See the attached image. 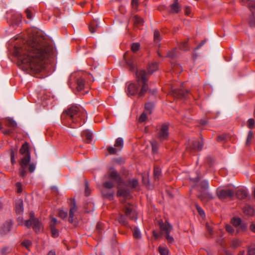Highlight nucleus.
<instances>
[{
    "mask_svg": "<svg viewBox=\"0 0 255 255\" xmlns=\"http://www.w3.org/2000/svg\"><path fill=\"white\" fill-rule=\"evenodd\" d=\"M16 187L17 188V192L18 193H21L22 192V188H21V183L19 182L16 183Z\"/></svg>",
    "mask_w": 255,
    "mask_h": 255,
    "instance_id": "13d9d810",
    "label": "nucleus"
},
{
    "mask_svg": "<svg viewBox=\"0 0 255 255\" xmlns=\"http://www.w3.org/2000/svg\"><path fill=\"white\" fill-rule=\"evenodd\" d=\"M9 251H10V250L8 248L4 247L1 249V253L2 254H6L9 253Z\"/></svg>",
    "mask_w": 255,
    "mask_h": 255,
    "instance_id": "680f3d73",
    "label": "nucleus"
},
{
    "mask_svg": "<svg viewBox=\"0 0 255 255\" xmlns=\"http://www.w3.org/2000/svg\"><path fill=\"white\" fill-rule=\"evenodd\" d=\"M77 213V208L75 205V203H73V205L72 207L70 208L69 211V222L70 223H73L74 220V217H75L76 214Z\"/></svg>",
    "mask_w": 255,
    "mask_h": 255,
    "instance_id": "f3484780",
    "label": "nucleus"
},
{
    "mask_svg": "<svg viewBox=\"0 0 255 255\" xmlns=\"http://www.w3.org/2000/svg\"><path fill=\"white\" fill-rule=\"evenodd\" d=\"M21 154L24 156L21 158L19 164L20 168L19 169V175L21 177H24L27 174L26 168L29 172L32 173L35 169V164L34 163H30V155L28 150V146L27 143H25L22 145L19 150Z\"/></svg>",
    "mask_w": 255,
    "mask_h": 255,
    "instance_id": "39448f33",
    "label": "nucleus"
},
{
    "mask_svg": "<svg viewBox=\"0 0 255 255\" xmlns=\"http://www.w3.org/2000/svg\"><path fill=\"white\" fill-rule=\"evenodd\" d=\"M57 219L54 218H53L51 219L50 223V228H51V227H55V226L57 224Z\"/></svg>",
    "mask_w": 255,
    "mask_h": 255,
    "instance_id": "864d4df0",
    "label": "nucleus"
},
{
    "mask_svg": "<svg viewBox=\"0 0 255 255\" xmlns=\"http://www.w3.org/2000/svg\"><path fill=\"white\" fill-rule=\"evenodd\" d=\"M102 194L105 197H106L107 198H109L110 199H112L113 197H114V192H108V193H106L104 190L102 191Z\"/></svg>",
    "mask_w": 255,
    "mask_h": 255,
    "instance_id": "a19ab883",
    "label": "nucleus"
},
{
    "mask_svg": "<svg viewBox=\"0 0 255 255\" xmlns=\"http://www.w3.org/2000/svg\"><path fill=\"white\" fill-rule=\"evenodd\" d=\"M241 242L239 240H236L232 241V246L234 248H236L240 246L241 245Z\"/></svg>",
    "mask_w": 255,
    "mask_h": 255,
    "instance_id": "de8ad7c7",
    "label": "nucleus"
},
{
    "mask_svg": "<svg viewBox=\"0 0 255 255\" xmlns=\"http://www.w3.org/2000/svg\"><path fill=\"white\" fill-rule=\"evenodd\" d=\"M181 9V5L179 3L173 2L170 5L169 12L170 13H178Z\"/></svg>",
    "mask_w": 255,
    "mask_h": 255,
    "instance_id": "a211bd4d",
    "label": "nucleus"
},
{
    "mask_svg": "<svg viewBox=\"0 0 255 255\" xmlns=\"http://www.w3.org/2000/svg\"><path fill=\"white\" fill-rule=\"evenodd\" d=\"M77 89L79 91H81L85 88V81L82 78H80L77 80Z\"/></svg>",
    "mask_w": 255,
    "mask_h": 255,
    "instance_id": "b1692460",
    "label": "nucleus"
},
{
    "mask_svg": "<svg viewBox=\"0 0 255 255\" xmlns=\"http://www.w3.org/2000/svg\"><path fill=\"white\" fill-rule=\"evenodd\" d=\"M196 207L200 215L202 217H204L205 215L203 210L198 205H196Z\"/></svg>",
    "mask_w": 255,
    "mask_h": 255,
    "instance_id": "49530a36",
    "label": "nucleus"
},
{
    "mask_svg": "<svg viewBox=\"0 0 255 255\" xmlns=\"http://www.w3.org/2000/svg\"><path fill=\"white\" fill-rule=\"evenodd\" d=\"M161 173V170L159 168L155 167L154 169V176L155 179H158Z\"/></svg>",
    "mask_w": 255,
    "mask_h": 255,
    "instance_id": "c9c22d12",
    "label": "nucleus"
},
{
    "mask_svg": "<svg viewBox=\"0 0 255 255\" xmlns=\"http://www.w3.org/2000/svg\"><path fill=\"white\" fill-rule=\"evenodd\" d=\"M179 48L184 51H186L189 49V46L188 44L187 41H184L181 43L180 45L179 46Z\"/></svg>",
    "mask_w": 255,
    "mask_h": 255,
    "instance_id": "473e14b6",
    "label": "nucleus"
},
{
    "mask_svg": "<svg viewBox=\"0 0 255 255\" xmlns=\"http://www.w3.org/2000/svg\"><path fill=\"white\" fill-rule=\"evenodd\" d=\"M6 125L10 128H15L17 126L16 123L12 119L8 118L6 119Z\"/></svg>",
    "mask_w": 255,
    "mask_h": 255,
    "instance_id": "cd10ccee",
    "label": "nucleus"
},
{
    "mask_svg": "<svg viewBox=\"0 0 255 255\" xmlns=\"http://www.w3.org/2000/svg\"><path fill=\"white\" fill-rule=\"evenodd\" d=\"M225 136L224 135H219V136H218V138H217V140L219 141L224 140H225Z\"/></svg>",
    "mask_w": 255,
    "mask_h": 255,
    "instance_id": "338daca9",
    "label": "nucleus"
},
{
    "mask_svg": "<svg viewBox=\"0 0 255 255\" xmlns=\"http://www.w3.org/2000/svg\"><path fill=\"white\" fill-rule=\"evenodd\" d=\"M128 53H126L124 56V59L126 61L127 64L130 71H135L136 69V66L134 63L133 58L128 59Z\"/></svg>",
    "mask_w": 255,
    "mask_h": 255,
    "instance_id": "dca6fc26",
    "label": "nucleus"
},
{
    "mask_svg": "<svg viewBox=\"0 0 255 255\" xmlns=\"http://www.w3.org/2000/svg\"><path fill=\"white\" fill-rule=\"evenodd\" d=\"M90 194V189H89V187L88 186V184L86 183L85 184V194L86 196H89Z\"/></svg>",
    "mask_w": 255,
    "mask_h": 255,
    "instance_id": "0e129e2a",
    "label": "nucleus"
},
{
    "mask_svg": "<svg viewBox=\"0 0 255 255\" xmlns=\"http://www.w3.org/2000/svg\"><path fill=\"white\" fill-rule=\"evenodd\" d=\"M226 231L231 234H232L234 232V229L231 225H227L226 226Z\"/></svg>",
    "mask_w": 255,
    "mask_h": 255,
    "instance_id": "603ef678",
    "label": "nucleus"
},
{
    "mask_svg": "<svg viewBox=\"0 0 255 255\" xmlns=\"http://www.w3.org/2000/svg\"><path fill=\"white\" fill-rule=\"evenodd\" d=\"M10 159L11 162L12 164H14L15 162V157H14V153L13 151H11L10 153Z\"/></svg>",
    "mask_w": 255,
    "mask_h": 255,
    "instance_id": "bf43d9fd",
    "label": "nucleus"
},
{
    "mask_svg": "<svg viewBox=\"0 0 255 255\" xmlns=\"http://www.w3.org/2000/svg\"><path fill=\"white\" fill-rule=\"evenodd\" d=\"M159 252L161 255H167L168 253V250L167 249L159 247Z\"/></svg>",
    "mask_w": 255,
    "mask_h": 255,
    "instance_id": "79ce46f5",
    "label": "nucleus"
},
{
    "mask_svg": "<svg viewBox=\"0 0 255 255\" xmlns=\"http://www.w3.org/2000/svg\"><path fill=\"white\" fill-rule=\"evenodd\" d=\"M107 150L110 154H116L117 151V150L116 148L112 146L108 147L107 148Z\"/></svg>",
    "mask_w": 255,
    "mask_h": 255,
    "instance_id": "8fccbe9b",
    "label": "nucleus"
},
{
    "mask_svg": "<svg viewBox=\"0 0 255 255\" xmlns=\"http://www.w3.org/2000/svg\"><path fill=\"white\" fill-rule=\"evenodd\" d=\"M158 69V65L156 62L152 63L150 64L148 67V74H152L154 71H156Z\"/></svg>",
    "mask_w": 255,
    "mask_h": 255,
    "instance_id": "4be33fe9",
    "label": "nucleus"
},
{
    "mask_svg": "<svg viewBox=\"0 0 255 255\" xmlns=\"http://www.w3.org/2000/svg\"><path fill=\"white\" fill-rule=\"evenodd\" d=\"M119 222L123 225L126 226L127 225V221L126 217L123 215H120L118 219Z\"/></svg>",
    "mask_w": 255,
    "mask_h": 255,
    "instance_id": "2f4dec72",
    "label": "nucleus"
},
{
    "mask_svg": "<svg viewBox=\"0 0 255 255\" xmlns=\"http://www.w3.org/2000/svg\"><path fill=\"white\" fill-rule=\"evenodd\" d=\"M250 230L253 232L255 233V225L252 224L250 226Z\"/></svg>",
    "mask_w": 255,
    "mask_h": 255,
    "instance_id": "774afa93",
    "label": "nucleus"
},
{
    "mask_svg": "<svg viewBox=\"0 0 255 255\" xmlns=\"http://www.w3.org/2000/svg\"><path fill=\"white\" fill-rule=\"evenodd\" d=\"M203 146V142L202 141H199V140H193L188 142L187 144V148L193 150L194 151H199L201 150Z\"/></svg>",
    "mask_w": 255,
    "mask_h": 255,
    "instance_id": "1a4fd4ad",
    "label": "nucleus"
},
{
    "mask_svg": "<svg viewBox=\"0 0 255 255\" xmlns=\"http://www.w3.org/2000/svg\"><path fill=\"white\" fill-rule=\"evenodd\" d=\"M81 135L83 137H86L87 143H90L92 141L93 138L92 134L89 130L83 131Z\"/></svg>",
    "mask_w": 255,
    "mask_h": 255,
    "instance_id": "5701e85b",
    "label": "nucleus"
},
{
    "mask_svg": "<svg viewBox=\"0 0 255 255\" xmlns=\"http://www.w3.org/2000/svg\"><path fill=\"white\" fill-rule=\"evenodd\" d=\"M248 255H255V248L249 249Z\"/></svg>",
    "mask_w": 255,
    "mask_h": 255,
    "instance_id": "e2e57ef3",
    "label": "nucleus"
},
{
    "mask_svg": "<svg viewBox=\"0 0 255 255\" xmlns=\"http://www.w3.org/2000/svg\"><path fill=\"white\" fill-rule=\"evenodd\" d=\"M147 114L144 112L141 115L138 119L140 123H142L146 121L147 119Z\"/></svg>",
    "mask_w": 255,
    "mask_h": 255,
    "instance_id": "37998d69",
    "label": "nucleus"
},
{
    "mask_svg": "<svg viewBox=\"0 0 255 255\" xmlns=\"http://www.w3.org/2000/svg\"><path fill=\"white\" fill-rule=\"evenodd\" d=\"M241 220L239 218H234L232 220V224L236 227H238L237 232L241 230H244L246 228V226L241 224Z\"/></svg>",
    "mask_w": 255,
    "mask_h": 255,
    "instance_id": "4468645a",
    "label": "nucleus"
},
{
    "mask_svg": "<svg viewBox=\"0 0 255 255\" xmlns=\"http://www.w3.org/2000/svg\"><path fill=\"white\" fill-rule=\"evenodd\" d=\"M105 180H109L103 183V187L107 189H111L114 186V183L118 184L117 196L124 198H128L130 197L129 191L128 190H125L122 183L123 179L120 177L118 172L114 169H111L109 171L104 177Z\"/></svg>",
    "mask_w": 255,
    "mask_h": 255,
    "instance_id": "7ed1b4c3",
    "label": "nucleus"
},
{
    "mask_svg": "<svg viewBox=\"0 0 255 255\" xmlns=\"http://www.w3.org/2000/svg\"><path fill=\"white\" fill-rule=\"evenodd\" d=\"M161 40L159 32L157 30H155L154 32V40L155 42L158 43Z\"/></svg>",
    "mask_w": 255,
    "mask_h": 255,
    "instance_id": "e433bc0d",
    "label": "nucleus"
},
{
    "mask_svg": "<svg viewBox=\"0 0 255 255\" xmlns=\"http://www.w3.org/2000/svg\"><path fill=\"white\" fill-rule=\"evenodd\" d=\"M86 116V111L81 107L72 106L63 112L61 116L63 122L72 128L82 125Z\"/></svg>",
    "mask_w": 255,
    "mask_h": 255,
    "instance_id": "f03ea898",
    "label": "nucleus"
},
{
    "mask_svg": "<svg viewBox=\"0 0 255 255\" xmlns=\"http://www.w3.org/2000/svg\"><path fill=\"white\" fill-rule=\"evenodd\" d=\"M165 237L168 243L172 244L173 243L174 238L172 236H170L169 234L165 235Z\"/></svg>",
    "mask_w": 255,
    "mask_h": 255,
    "instance_id": "3c124183",
    "label": "nucleus"
},
{
    "mask_svg": "<svg viewBox=\"0 0 255 255\" xmlns=\"http://www.w3.org/2000/svg\"><path fill=\"white\" fill-rule=\"evenodd\" d=\"M59 216L62 218H65L66 217L67 214L66 212L63 211H59Z\"/></svg>",
    "mask_w": 255,
    "mask_h": 255,
    "instance_id": "6e6d98bb",
    "label": "nucleus"
},
{
    "mask_svg": "<svg viewBox=\"0 0 255 255\" xmlns=\"http://www.w3.org/2000/svg\"><path fill=\"white\" fill-rule=\"evenodd\" d=\"M15 211L18 214H21L23 211V201L22 200H18L15 204Z\"/></svg>",
    "mask_w": 255,
    "mask_h": 255,
    "instance_id": "aec40b11",
    "label": "nucleus"
},
{
    "mask_svg": "<svg viewBox=\"0 0 255 255\" xmlns=\"http://www.w3.org/2000/svg\"><path fill=\"white\" fill-rule=\"evenodd\" d=\"M177 55V53L176 52V50L175 49H173L172 50L169 51L167 53L166 56L171 58H174Z\"/></svg>",
    "mask_w": 255,
    "mask_h": 255,
    "instance_id": "f704fd0d",
    "label": "nucleus"
},
{
    "mask_svg": "<svg viewBox=\"0 0 255 255\" xmlns=\"http://www.w3.org/2000/svg\"><path fill=\"white\" fill-rule=\"evenodd\" d=\"M235 193V192L232 189H221L217 191L218 196L220 199L231 198Z\"/></svg>",
    "mask_w": 255,
    "mask_h": 255,
    "instance_id": "6e6552de",
    "label": "nucleus"
},
{
    "mask_svg": "<svg viewBox=\"0 0 255 255\" xmlns=\"http://www.w3.org/2000/svg\"><path fill=\"white\" fill-rule=\"evenodd\" d=\"M249 7L252 12L249 18V24L252 27H255V1L250 2Z\"/></svg>",
    "mask_w": 255,
    "mask_h": 255,
    "instance_id": "9b49d317",
    "label": "nucleus"
},
{
    "mask_svg": "<svg viewBox=\"0 0 255 255\" xmlns=\"http://www.w3.org/2000/svg\"><path fill=\"white\" fill-rule=\"evenodd\" d=\"M134 24L136 26H139L143 24V19L137 15H135L133 18Z\"/></svg>",
    "mask_w": 255,
    "mask_h": 255,
    "instance_id": "a878e982",
    "label": "nucleus"
},
{
    "mask_svg": "<svg viewBox=\"0 0 255 255\" xmlns=\"http://www.w3.org/2000/svg\"><path fill=\"white\" fill-rule=\"evenodd\" d=\"M255 120L253 119H250L248 121V126L249 128H252L254 127Z\"/></svg>",
    "mask_w": 255,
    "mask_h": 255,
    "instance_id": "09e8293b",
    "label": "nucleus"
},
{
    "mask_svg": "<svg viewBox=\"0 0 255 255\" xmlns=\"http://www.w3.org/2000/svg\"><path fill=\"white\" fill-rule=\"evenodd\" d=\"M244 213L245 215L251 216L254 215V210L253 208L250 206H246L243 209Z\"/></svg>",
    "mask_w": 255,
    "mask_h": 255,
    "instance_id": "393cba45",
    "label": "nucleus"
},
{
    "mask_svg": "<svg viewBox=\"0 0 255 255\" xmlns=\"http://www.w3.org/2000/svg\"><path fill=\"white\" fill-rule=\"evenodd\" d=\"M136 78L137 84L130 83L129 84L127 91L128 95H134L137 93L139 87L141 86V89L138 93L140 97L143 96L148 89L147 85L148 80V74L143 70L136 71Z\"/></svg>",
    "mask_w": 255,
    "mask_h": 255,
    "instance_id": "20e7f679",
    "label": "nucleus"
},
{
    "mask_svg": "<svg viewBox=\"0 0 255 255\" xmlns=\"http://www.w3.org/2000/svg\"><path fill=\"white\" fill-rule=\"evenodd\" d=\"M25 13H26V17H27V18H28V19H31L32 18V14L31 11L29 9H27L25 10Z\"/></svg>",
    "mask_w": 255,
    "mask_h": 255,
    "instance_id": "5fc2aeb1",
    "label": "nucleus"
},
{
    "mask_svg": "<svg viewBox=\"0 0 255 255\" xmlns=\"http://www.w3.org/2000/svg\"><path fill=\"white\" fill-rule=\"evenodd\" d=\"M140 47V44L139 43H133L131 46V49L133 52L138 51Z\"/></svg>",
    "mask_w": 255,
    "mask_h": 255,
    "instance_id": "4c0bfd02",
    "label": "nucleus"
},
{
    "mask_svg": "<svg viewBox=\"0 0 255 255\" xmlns=\"http://www.w3.org/2000/svg\"><path fill=\"white\" fill-rule=\"evenodd\" d=\"M52 46L44 41H29L21 46H15L13 55L18 60L21 68L30 74L41 71L45 60L51 54Z\"/></svg>",
    "mask_w": 255,
    "mask_h": 255,
    "instance_id": "f257e3e1",
    "label": "nucleus"
},
{
    "mask_svg": "<svg viewBox=\"0 0 255 255\" xmlns=\"http://www.w3.org/2000/svg\"><path fill=\"white\" fill-rule=\"evenodd\" d=\"M97 27V24H96L95 23H91L89 26V31L92 33H94L96 31Z\"/></svg>",
    "mask_w": 255,
    "mask_h": 255,
    "instance_id": "58836bf2",
    "label": "nucleus"
},
{
    "mask_svg": "<svg viewBox=\"0 0 255 255\" xmlns=\"http://www.w3.org/2000/svg\"><path fill=\"white\" fill-rule=\"evenodd\" d=\"M253 137V132L252 131L250 130L249 131L247 138L246 141V145L247 146H249L251 144V141L252 138Z\"/></svg>",
    "mask_w": 255,
    "mask_h": 255,
    "instance_id": "7c9ffc66",
    "label": "nucleus"
},
{
    "mask_svg": "<svg viewBox=\"0 0 255 255\" xmlns=\"http://www.w3.org/2000/svg\"><path fill=\"white\" fill-rule=\"evenodd\" d=\"M124 211L126 216L131 220H136L137 219V215L135 211L132 210L130 208V205H125Z\"/></svg>",
    "mask_w": 255,
    "mask_h": 255,
    "instance_id": "f8f14e48",
    "label": "nucleus"
},
{
    "mask_svg": "<svg viewBox=\"0 0 255 255\" xmlns=\"http://www.w3.org/2000/svg\"><path fill=\"white\" fill-rule=\"evenodd\" d=\"M236 195L238 198L243 199L247 197L248 193L246 190L241 188L236 192Z\"/></svg>",
    "mask_w": 255,
    "mask_h": 255,
    "instance_id": "6ab92c4d",
    "label": "nucleus"
},
{
    "mask_svg": "<svg viewBox=\"0 0 255 255\" xmlns=\"http://www.w3.org/2000/svg\"><path fill=\"white\" fill-rule=\"evenodd\" d=\"M25 226L28 228L32 227L35 232H39L41 228V223L33 217V213H30V218L25 221Z\"/></svg>",
    "mask_w": 255,
    "mask_h": 255,
    "instance_id": "423d86ee",
    "label": "nucleus"
},
{
    "mask_svg": "<svg viewBox=\"0 0 255 255\" xmlns=\"http://www.w3.org/2000/svg\"><path fill=\"white\" fill-rule=\"evenodd\" d=\"M154 107L153 104L151 103H148L145 105V110L147 114L150 115L151 113V111Z\"/></svg>",
    "mask_w": 255,
    "mask_h": 255,
    "instance_id": "c756f323",
    "label": "nucleus"
},
{
    "mask_svg": "<svg viewBox=\"0 0 255 255\" xmlns=\"http://www.w3.org/2000/svg\"><path fill=\"white\" fill-rule=\"evenodd\" d=\"M124 144V141L123 138L121 137L118 138L116 141L114 146L117 147H122Z\"/></svg>",
    "mask_w": 255,
    "mask_h": 255,
    "instance_id": "72a5a7b5",
    "label": "nucleus"
},
{
    "mask_svg": "<svg viewBox=\"0 0 255 255\" xmlns=\"http://www.w3.org/2000/svg\"><path fill=\"white\" fill-rule=\"evenodd\" d=\"M131 4L133 7L136 8L138 5V0H132Z\"/></svg>",
    "mask_w": 255,
    "mask_h": 255,
    "instance_id": "69168bd1",
    "label": "nucleus"
},
{
    "mask_svg": "<svg viewBox=\"0 0 255 255\" xmlns=\"http://www.w3.org/2000/svg\"><path fill=\"white\" fill-rule=\"evenodd\" d=\"M122 187L125 190H128L130 191L129 189H132L136 188L138 186V182L137 179L133 178L132 179L128 180L127 182L123 181L122 183ZM130 197L128 198L129 199L131 197L130 192H129ZM125 199H128V198H124Z\"/></svg>",
    "mask_w": 255,
    "mask_h": 255,
    "instance_id": "0eeeda50",
    "label": "nucleus"
},
{
    "mask_svg": "<svg viewBox=\"0 0 255 255\" xmlns=\"http://www.w3.org/2000/svg\"><path fill=\"white\" fill-rule=\"evenodd\" d=\"M22 244L23 245V246H24L27 249H28L31 245V242L28 240L25 241L22 243Z\"/></svg>",
    "mask_w": 255,
    "mask_h": 255,
    "instance_id": "4d7b16f0",
    "label": "nucleus"
},
{
    "mask_svg": "<svg viewBox=\"0 0 255 255\" xmlns=\"http://www.w3.org/2000/svg\"><path fill=\"white\" fill-rule=\"evenodd\" d=\"M168 126L166 124H163L158 132L159 139L160 140L166 139L168 138Z\"/></svg>",
    "mask_w": 255,
    "mask_h": 255,
    "instance_id": "9d476101",
    "label": "nucleus"
},
{
    "mask_svg": "<svg viewBox=\"0 0 255 255\" xmlns=\"http://www.w3.org/2000/svg\"><path fill=\"white\" fill-rule=\"evenodd\" d=\"M200 186L203 189H207L209 187V184L207 181L204 180L201 182Z\"/></svg>",
    "mask_w": 255,
    "mask_h": 255,
    "instance_id": "c03bdc74",
    "label": "nucleus"
},
{
    "mask_svg": "<svg viewBox=\"0 0 255 255\" xmlns=\"http://www.w3.org/2000/svg\"><path fill=\"white\" fill-rule=\"evenodd\" d=\"M151 144L152 146V152L153 154H156L158 152V145L157 141L155 140H152L151 141Z\"/></svg>",
    "mask_w": 255,
    "mask_h": 255,
    "instance_id": "c85d7f7f",
    "label": "nucleus"
},
{
    "mask_svg": "<svg viewBox=\"0 0 255 255\" xmlns=\"http://www.w3.org/2000/svg\"><path fill=\"white\" fill-rule=\"evenodd\" d=\"M21 20V15L19 13L14 14L12 16L11 22L14 25H17Z\"/></svg>",
    "mask_w": 255,
    "mask_h": 255,
    "instance_id": "412c9836",
    "label": "nucleus"
},
{
    "mask_svg": "<svg viewBox=\"0 0 255 255\" xmlns=\"http://www.w3.org/2000/svg\"><path fill=\"white\" fill-rule=\"evenodd\" d=\"M185 13L187 15H190L191 13V9L189 6H186L184 8Z\"/></svg>",
    "mask_w": 255,
    "mask_h": 255,
    "instance_id": "052dcab7",
    "label": "nucleus"
},
{
    "mask_svg": "<svg viewBox=\"0 0 255 255\" xmlns=\"http://www.w3.org/2000/svg\"><path fill=\"white\" fill-rule=\"evenodd\" d=\"M10 225L9 223H6L2 228V234H5L10 231Z\"/></svg>",
    "mask_w": 255,
    "mask_h": 255,
    "instance_id": "ea45409f",
    "label": "nucleus"
},
{
    "mask_svg": "<svg viewBox=\"0 0 255 255\" xmlns=\"http://www.w3.org/2000/svg\"><path fill=\"white\" fill-rule=\"evenodd\" d=\"M50 229L52 237L54 238L57 237L59 235V233L58 231L55 229V227H51L50 228Z\"/></svg>",
    "mask_w": 255,
    "mask_h": 255,
    "instance_id": "a18cd8bd",
    "label": "nucleus"
},
{
    "mask_svg": "<svg viewBox=\"0 0 255 255\" xmlns=\"http://www.w3.org/2000/svg\"><path fill=\"white\" fill-rule=\"evenodd\" d=\"M132 233L133 237L134 238L139 239L141 238V233L137 227H134V228L132 230Z\"/></svg>",
    "mask_w": 255,
    "mask_h": 255,
    "instance_id": "bb28decb",
    "label": "nucleus"
},
{
    "mask_svg": "<svg viewBox=\"0 0 255 255\" xmlns=\"http://www.w3.org/2000/svg\"><path fill=\"white\" fill-rule=\"evenodd\" d=\"M160 228L161 234L164 236L167 234H169L172 230V226L166 221L165 223H160Z\"/></svg>",
    "mask_w": 255,
    "mask_h": 255,
    "instance_id": "ddd939ff",
    "label": "nucleus"
},
{
    "mask_svg": "<svg viewBox=\"0 0 255 255\" xmlns=\"http://www.w3.org/2000/svg\"><path fill=\"white\" fill-rule=\"evenodd\" d=\"M188 93L189 91L188 90H186L185 92L183 89L172 90L173 95L177 98H185L186 97V95Z\"/></svg>",
    "mask_w": 255,
    "mask_h": 255,
    "instance_id": "2eb2a0df",
    "label": "nucleus"
}]
</instances>
